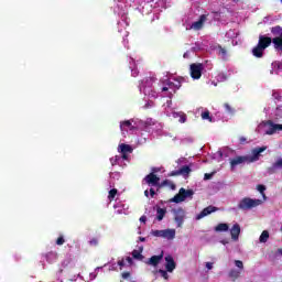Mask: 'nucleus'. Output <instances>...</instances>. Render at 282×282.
Here are the masks:
<instances>
[{
  "mask_svg": "<svg viewBox=\"0 0 282 282\" xmlns=\"http://www.w3.org/2000/svg\"><path fill=\"white\" fill-rule=\"evenodd\" d=\"M281 2H282V0H281Z\"/></svg>",
  "mask_w": 282,
  "mask_h": 282,
  "instance_id": "55",
  "label": "nucleus"
},
{
  "mask_svg": "<svg viewBox=\"0 0 282 282\" xmlns=\"http://www.w3.org/2000/svg\"><path fill=\"white\" fill-rule=\"evenodd\" d=\"M139 240H140L141 242H144V241H147V238H144V237H139Z\"/></svg>",
  "mask_w": 282,
  "mask_h": 282,
  "instance_id": "49",
  "label": "nucleus"
},
{
  "mask_svg": "<svg viewBox=\"0 0 282 282\" xmlns=\"http://www.w3.org/2000/svg\"><path fill=\"white\" fill-rule=\"evenodd\" d=\"M268 239H270V232L268 230H263L259 238L260 243H267Z\"/></svg>",
  "mask_w": 282,
  "mask_h": 282,
  "instance_id": "24",
  "label": "nucleus"
},
{
  "mask_svg": "<svg viewBox=\"0 0 282 282\" xmlns=\"http://www.w3.org/2000/svg\"><path fill=\"white\" fill-rule=\"evenodd\" d=\"M155 0H152V2H154Z\"/></svg>",
  "mask_w": 282,
  "mask_h": 282,
  "instance_id": "54",
  "label": "nucleus"
},
{
  "mask_svg": "<svg viewBox=\"0 0 282 282\" xmlns=\"http://www.w3.org/2000/svg\"><path fill=\"white\" fill-rule=\"evenodd\" d=\"M183 58H188V52L184 53Z\"/></svg>",
  "mask_w": 282,
  "mask_h": 282,
  "instance_id": "50",
  "label": "nucleus"
},
{
  "mask_svg": "<svg viewBox=\"0 0 282 282\" xmlns=\"http://www.w3.org/2000/svg\"><path fill=\"white\" fill-rule=\"evenodd\" d=\"M143 181L145 182V184H148V186H162V184H160V177L158 175H155V173L151 172L150 174H148Z\"/></svg>",
  "mask_w": 282,
  "mask_h": 282,
  "instance_id": "9",
  "label": "nucleus"
},
{
  "mask_svg": "<svg viewBox=\"0 0 282 282\" xmlns=\"http://www.w3.org/2000/svg\"><path fill=\"white\" fill-rule=\"evenodd\" d=\"M208 20V14H202L196 22L192 23V30L199 31L204 28V23Z\"/></svg>",
  "mask_w": 282,
  "mask_h": 282,
  "instance_id": "12",
  "label": "nucleus"
},
{
  "mask_svg": "<svg viewBox=\"0 0 282 282\" xmlns=\"http://www.w3.org/2000/svg\"><path fill=\"white\" fill-rule=\"evenodd\" d=\"M172 213L174 215V221L177 225V228H182V226H184V217H186V212H184V208L180 207L177 209H172Z\"/></svg>",
  "mask_w": 282,
  "mask_h": 282,
  "instance_id": "7",
  "label": "nucleus"
},
{
  "mask_svg": "<svg viewBox=\"0 0 282 282\" xmlns=\"http://www.w3.org/2000/svg\"><path fill=\"white\" fill-rule=\"evenodd\" d=\"M158 272L165 281H169V271L160 269Z\"/></svg>",
  "mask_w": 282,
  "mask_h": 282,
  "instance_id": "31",
  "label": "nucleus"
},
{
  "mask_svg": "<svg viewBox=\"0 0 282 282\" xmlns=\"http://www.w3.org/2000/svg\"><path fill=\"white\" fill-rule=\"evenodd\" d=\"M162 186H170L172 188V191H175V185L173 182L165 180L161 183L160 188H162Z\"/></svg>",
  "mask_w": 282,
  "mask_h": 282,
  "instance_id": "29",
  "label": "nucleus"
},
{
  "mask_svg": "<svg viewBox=\"0 0 282 282\" xmlns=\"http://www.w3.org/2000/svg\"><path fill=\"white\" fill-rule=\"evenodd\" d=\"M129 276H131V273H129V272L122 273V279H129Z\"/></svg>",
  "mask_w": 282,
  "mask_h": 282,
  "instance_id": "44",
  "label": "nucleus"
},
{
  "mask_svg": "<svg viewBox=\"0 0 282 282\" xmlns=\"http://www.w3.org/2000/svg\"><path fill=\"white\" fill-rule=\"evenodd\" d=\"M200 117L203 120H208L209 122H213V117H210V111L208 110L202 112Z\"/></svg>",
  "mask_w": 282,
  "mask_h": 282,
  "instance_id": "28",
  "label": "nucleus"
},
{
  "mask_svg": "<svg viewBox=\"0 0 282 282\" xmlns=\"http://www.w3.org/2000/svg\"><path fill=\"white\" fill-rule=\"evenodd\" d=\"M174 118H180L178 122H186V113L184 112H174Z\"/></svg>",
  "mask_w": 282,
  "mask_h": 282,
  "instance_id": "26",
  "label": "nucleus"
},
{
  "mask_svg": "<svg viewBox=\"0 0 282 282\" xmlns=\"http://www.w3.org/2000/svg\"><path fill=\"white\" fill-rule=\"evenodd\" d=\"M140 221H141L142 224H147V216H141V217H140Z\"/></svg>",
  "mask_w": 282,
  "mask_h": 282,
  "instance_id": "46",
  "label": "nucleus"
},
{
  "mask_svg": "<svg viewBox=\"0 0 282 282\" xmlns=\"http://www.w3.org/2000/svg\"><path fill=\"white\" fill-rule=\"evenodd\" d=\"M263 52H265V48H262V46H260L259 44H257L256 47H253L252 50V55L256 58H263Z\"/></svg>",
  "mask_w": 282,
  "mask_h": 282,
  "instance_id": "20",
  "label": "nucleus"
},
{
  "mask_svg": "<svg viewBox=\"0 0 282 282\" xmlns=\"http://www.w3.org/2000/svg\"><path fill=\"white\" fill-rule=\"evenodd\" d=\"M267 124H269V129L265 131L267 135H274L276 131H282V124L274 123L272 121H268Z\"/></svg>",
  "mask_w": 282,
  "mask_h": 282,
  "instance_id": "13",
  "label": "nucleus"
},
{
  "mask_svg": "<svg viewBox=\"0 0 282 282\" xmlns=\"http://www.w3.org/2000/svg\"><path fill=\"white\" fill-rule=\"evenodd\" d=\"M224 107H225V110L227 111V113H235V109L232 107H230V104L225 102Z\"/></svg>",
  "mask_w": 282,
  "mask_h": 282,
  "instance_id": "32",
  "label": "nucleus"
},
{
  "mask_svg": "<svg viewBox=\"0 0 282 282\" xmlns=\"http://www.w3.org/2000/svg\"><path fill=\"white\" fill-rule=\"evenodd\" d=\"M275 98H276V100H281V96L280 95H278Z\"/></svg>",
  "mask_w": 282,
  "mask_h": 282,
  "instance_id": "52",
  "label": "nucleus"
},
{
  "mask_svg": "<svg viewBox=\"0 0 282 282\" xmlns=\"http://www.w3.org/2000/svg\"><path fill=\"white\" fill-rule=\"evenodd\" d=\"M177 268V263H175V260L173 259V256H166L165 257V270L166 272H173Z\"/></svg>",
  "mask_w": 282,
  "mask_h": 282,
  "instance_id": "15",
  "label": "nucleus"
},
{
  "mask_svg": "<svg viewBox=\"0 0 282 282\" xmlns=\"http://www.w3.org/2000/svg\"><path fill=\"white\" fill-rule=\"evenodd\" d=\"M126 261L129 263V265L133 264V259L131 257H127Z\"/></svg>",
  "mask_w": 282,
  "mask_h": 282,
  "instance_id": "43",
  "label": "nucleus"
},
{
  "mask_svg": "<svg viewBox=\"0 0 282 282\" xmlns=\"http://www.w3.org/2000/svg\"><path fill=\"white\" fill-rule=\"evenodd\" d=\"M212 178H213V174H210V173H205L204 180H212Z\"/></svg>",
  "mask_w": 282,
  "mask_h": 282,
  "instance_id": "42",
  "label": "nucleus"
},
{
  "mask_svg": "<svg viewBox=\"0 0 282 282\" xmlns=\"http://www.w3.org/2000/svg\"><path fill=\"white\" fill-rule=\"evenodd\" d=\"M258 45L264 50H268V46L272 45V37L265 36V35H260Z\"/></svg>",
  "mask_w": 282,
  "mask_h": 282,
  "instance_id": "16",
  "label": "nucleus"
},
{
  "mask_svg": "<svg viewBox=\"0 0 282 282\" xmlns=\"http://www.w3.org/2000/svg\"><path fill=\"white\" fill-rule=\"evenodd\" d=\"M118 162H120V156L119 155H116V156L110 159L111 166H116L118 164Z\"/></svg>",
  "mask_w": 282,
  "mask_h": 282,
  "instance_id": "34",
  "label": "nucleus"
},
{
  "mask_svg": "<svg viewBox=\"0 0 282 282\" xmlns=\"http://www.w3.org/2000/svg\"><path fill=\"white\" fill-rule=\"evenodd\" d=\"M118 265L120 267V270H122L124 268V259L119 260Z\"/></svg>",
  "mask_w": 282,
  "mask_h": 282,
  "instance_id": "40",
  "label": "nucleus"
},
{
  "mask_svg": "<svg viewBox=\"0 0 282 282\" xmlns=\"http://www.w3.org/2000/svg\"><path fill=\"white\" fill-rule=\"evenodd\" d=\"M265 149L268 148L267 147L254 148L252 150V156L248 155L249 163L257 162V160H259V156L261 155V153H263V151H265Z\"/></svg>",
  "mask_w": 282,
  "mask_h": 282,
  "instance_id": "14",
  "label": "nucleus"
},
{
  "mask_svg": "<svg viewBox=\"0 0 282 282\" xmlns=\"http://www.w3.org/2000/svg\"><path fill=\"white\" fill-rule=\"evenodd\" d=\"M124 127H128L130 131H133L135 129L134 127L131 126V120H126L120 122V130L123 131Z\"/></svg>",
  "mask_w": 282,
  "mask_h": 282,
  "instance_id": "25",
  "label": "nucleus"
},
{
  "mask_svg": "<svg viewBox=\"0 0 282 282\" xmlns=\"http://www.w3.org/2000/svg\"><path fill=\"white\" fill-rule=\"evenodd\" d=\"M165 215H166V209H164L162 207H158V209H156V219H158V221H162V219H164Z\"/></svg>",
  "mask_w": 282,
  "mask_h": 282,
  "instance_id": "23",
  "label": "nucleus"
},
{
  "mask_svg": "<svg viewBox=\"0 0 282 282\" xmlns=\"http://www.w3.org/2000/svg\"><path fill=\"white\" fill-rule=\"evenodd\" d=\"M119 151L120 153H133V148L129 144L121 143L119 144Z\"/></svg>",
  "mask_w": 282,
  "mask_h": 282,
  "instance_id": "22",
  "label": "nucleus"
},
{
  "mask_svg": "<svg viewBox=\"0 0 282 282\" xmlns=\"http://www.w3.org/2000/svg\"><path fill=\"white\" fill-rule=\"evenodd\" d=\"M247 140H248V139H246V137H240V138H239L240 144H246Z\"/></svg>",
  "mask_w": 282,
  "mask_h": 282,
  "instance_id": "41",
  "label": "nucleus"
},
{
  "mask_svg": "<svg viewBox=\"0 0 282 282\" xmlns=\"http://www.w3.org/2000/svg\"><path fill=\"white\" fill-rule=\"evenodd\" d=\"M263 204L262 199H252L250 197H245L238 204V208L240 210H251V208H257V206H261Z\"/></svg>",
  "mask_w": 282,
  "mask_h": 282,
  "instance_id": "2",
  "label": "nucleus"
},
{
  "mask_svg": "<svg viewBox=\"0 0 282 282\" xmlns=\"http://www.w3.org/2000/svg\"><path fill=\"white\" fill-rule=\"evenodd\" d=\"M230 235L232 241H239V235H241V226H239V224H235L230 229Z\"/></svg>",
  "mask_w": 282,
  "mask_h": 282,
  "instance_id": "17",
  "label": "nucleus"
},
{
  "mask_svg": "<svg viewBox=\"0 0 282 282\" xmlns=\"http://www.w3.org/2000/svg\"><path fill=\"white\" fill-rule=\"evenodd\" d=\"M192 52H195V48H192Z\"/></svg>",
  "mask_w": 282,
  "mask_h": 282,
  "instance_id": "53",
  "label": "nucleus"
},
{
  "mask_svg": "<svg viewBox=\"0 0 282 282\" xmlns=\"http://www.w3.org/2000/svg\"><path fill=\"white\" fill-rule=\"evenodd\" d=\"M116 195H118V189L116 188L110 189L108 194L109 202H113L116 199Z\"/></svg>",
  "mask_w": 282,
  "mask_h": 282,
  "instance_id": "27",
  "label": "nucleus"
},
{
  "mask_svg": "<svg viewBox=\"0 0 282 282\" xmlns=\"http://www.w3.org/2000/svg\"><path fill=\"white\" fill-rule=\"evenodd\" d=\"M217 210H219V208L209 205L207 207H205L197 216L196 219H204V217H208V215H212V213H217Z\"/></svg>",
  "mask_w": 282,
  "mask_h": 282,
  "instance_id": "11",
  "label": "nucleus"
},
{
  "mask_svg": "<svg viewBox=\"0 0 282 282\" xmlns=\"http://www.w3.org/2000/svg\"><path fill=\"white\" fill-rule=\"evenodd\" d=\"M271 34H273L272 43L275 52H280L282 54V28L281 25H276L271 28Z\"/></svg>",
  "mask_w": 282,
  "mask_h": 282,
  "instance_id": "1",
  "label": "nucleus"
},
{
  "mask_svg": "<svg viewBox=\"0 0 282 282\" xmlns=\"http://www.w3.org/2000/svg\"><path fill=\"white\" fill-rule=\"evenodd\" d=\"M162 259H164V251H162L159 256H152L147 263L148 265H153L155 268L160 265V261H162Z\"/></svg>",
  "mask_w": 282,
  "mask_h": 282,
  "instance_id": "18",
  "label": "nucleus"
},
{
  "mask_svg": "<svg viewBox=\"0 0 282 282\" xmlns=\"http://www.w3.org/2000/svg\"><path fill=\"white\" fill-rule=\"evenodd\" d=\"M191 166L188 165H183L181 169L172 171L169 176L170 177H177L180 175H182L183 177H188V175H191Z\"/></svg>",
  "mask_w": 282,
  "mask_h": 282,
  "instance_id": "8",
  "label": "nucleus"
},
{
  "mask_svg": "<svg viewBox=\"0 0 282 282\" xmlns=\"http://www.w3.org/2000/svg\"><path fill=\"white\" fill-rule=\"evenodd\" d=\"M144 195H145V197H149V189L144 191Z\"/></svg>",
  "mask_w": 282,
  "mask_h": 282,
  "instance_id": "51",
  "label": "nucleus"
},
{
  "mask_svg": "<svg viewBox=\"0 0 282 282\" xmlns=\"http://www.w3.org/2000/svg\"><path fill=\"white\" fill-rule=\"evenodd\" d=\"M193 195H195V192L193 189H186L184 187H181L178 193L171 199L174 204H182V202H185L187 197L193 198Z\"/></svg>",
  "mask_w": 282,
  "mask_h": 282,
  "instance_id": "3",
  "label": "nucleus"
},
{
  "mask_svg": "<svg viewBox=\"0 0 282 282\" xmlns=\"http://www.w3.org/2000/svg\"><path fill=\"white\" fill-rule=\"evenodd\" d=\"M90 246H98V239L97 238H93L90 241H89Z\"/></svg>",
  "mask_w": 282,
  "mask_h": 282,
  "instance_id": "39",
  "label": "nucleus"
},
{
  "mask_svg": "<svg viewBox=\"0 0 282 282\" xmlns=\"http://www.w3.org/2000/svg\"><path fill=\"white\" fill-rule=\"evenodd\" d=\"M246 162L248 164H250L248 155L236 156L234 159H230V169H231V171H235V169H237V166H239V164H246Z\"/></svg>",
  "mask_w": 282,
  "mask_h": 282,
  "instance_id": "10",
  "label": "nucleus"
},
{
  "mask_svg": "<svg viewBox=\"0 0 282 282\" xmlns=\"http://www.w3.org/2000/svg\"><path fill=\"white\" fill-rule=\"evenodd\" d=\"M282 170V158H279L273 164L272 166L268 167V173L270 175L276 173V171Z\"/></svg>",
  "mask_w": 282,
  "mask_h": 282,
  "instance_id": "19",
  "label": "nucleus"
},
{
  "mask_svg": "<svg viewBox=\"0 0 282 282\" xmlns=\"http://www.w3.org/2000/svg\"><path fill=\"white\" fill-rule=\"evenodd\" d=\"M229 226L226 223H220L215 227L216 232H228Z\"/></svg>",
  "mask_w": 282,
  "mask_h": 282,
  "instance_id": "21",
  "label": "nucleus"
},
{
  "mask_svg": "<svg viewBox=\"0 0 282 282\" xmlns=\"http://www.w3.org/2000/svg\"><path fill=\"white\" fill-rule=\"evenodd\" d=\"M151 127H155V121L153 119H147L145 129H151Z\"/></svg>",
  "mask_w": 282,
  "mask_h": 282,
  "instance_id": "33",
  "label": "nucleus"
},
{
  "mask_svg": "<svg viewBox=\"0 0 282 282\" xmlns=\"http://www.w3.org/2000/svg\"><path fill=\"white\" fill-rule=\"evenodd\" d=\"M151 235L153 237H162L163 239H169L171 241L175 239V229L152 230Z\"/></svg>",
  "mask_w": 282,
  "mask_h": 282,
  "instance_id": "5",
  "label": "nucleus"
},
{
  "mask_svg": "<svg viewBox=\"0 0 282 282\" xmlns=\"http://www.w3.org/2000/svg\"><path fill=\"white\" fill-rule=\"evenodd\" d=\"M133 259H142V251L133 250L132 251Z\"/></svg>",
  "mask_w": 282,
  "mask_h": 282,
  "instance_id": "36",
  "label": "nucleus"
},
{
  "mask_svg": "<svg viewBox=\"0 0 282 282\" xmlns=\"http://www.w3.org/2000/svg\"><path fill=\"white\" fill-rule=\"evenodd\" d=\"M122 154V160H129V155L127 153H121Z\"/></svg>",
  "mask_w": 282,
  "mask_h": 282,
  "instance_id": "48",
  "label": "nucleus"
},
{
  "mask_svg": "<svg viewBox=\"0 0 282 282\" xmlns=\"http://www.w3.org/2000/svg\"><path fill=\"white\" fill-rule=\"evenodd\" d=\"M150 195H151V197H155V189L150 188Z\"/></svg>",
  "mask_w": 282,
  "mask_h": 282,
  "instance_id": "47",
  "label": "nucleus"
},
{
  "mask_svg": "<svg viewBox=\"0 0 282 282\" xmlns=\"http://www.w3.org/2000/svg\"><path fill=\"white\" fill-rule=\"evenodd\" d=\"M191 77L194 80H199L202 78V72H204V64H191L189 66Z\"/></svg>",
  "mask_w": 282,
  "mask_h": 282,
  "instance_id": "6",
  "label": "nucleus"
},
{
  "mask_svg": "<svg viewBox=\"0 0 282 282\" xmlns=\"http://www.w3.org/2000/svg\"><path fill=\"white\" fill-rule=\"evenodd\" d=\"M235 265L237 269H231L228 273L229 279H231V281H237V279H239V276H241V272L243 271V261L241 260H235Z\"/></svg>",
  "mask_w": 282,
  "mask_h": 282,
  "instance_id": "4",
  "label": "nucleus"
},
{
  "mask_svg": "<svg viewBox=\"0 0 282 282\" xmlns=\"http://www.w3.org/2000/svg\"><path fill=\"white\" fill-rule=\"evenodd\" d=\"M218 54H220V56H223V58H226L228 51L226 48H224L221 45H218Z\"/></svg>",
  "mask_w": 282,
  "mask_h": 282,
  "instance_id": "30",
  "label": "nucleus"
},
{
  "mask_svg": "<svg viewBox=\"0 0 282 282\" xmlns=\"http://www.w3.org/2000/svg\"><path fill=\"white\" fill-rule=\"evenodd\" d=\"M207 270H213V262H206Z\"/></svg>",
  "mask_w": 282,
  "mask_h": 282,
  "instance_id": "45",
  "label": "nucleus"
},
{
  "mask_svg": "<svg viewBox=\"0 0 282 282\" xmlns=\"http://www.w3.org/2000/svg\"><path fill=\"white\" fill-rule=\"evenodd\" d=\"M63 243H65V238L63 236H59L56 239V246H63Z\"/></svg>",
  "mask_w": 282,
  "mask_h": 282,
  "instance_id": "37",
  "label": "nucleus"
},
{
  "mask_svg": "<svg viewBox=\"0 0 282 282\" xmlns=\"http://www.w3.org/2000/svg\"><path fill=\"white\" fill-rule=\"evenodd\" d=\"M173 85H174V84H173L172 82H169V83H167V86H169V87L164 86V87L162 88V91H169V89H172V88H173Z\"/></svg>",
  "mask_w": 282,
  "mask_h": 282,
  "instance_id": "38",
  "label": "nucleus"
},
{
  "mask_svg": "<svg viewBox=\"0 0 282 282\" xmlns=\"http://www.w3.org/2000/svg\"><path fill=\"white\" fill-rule=\"evenodd\" d=\"M257 191L262 194L263 198L265 199V185H258Z\"/></svg>",
  "mask_w": 282,
  "mask_h": 282,
  "instance_id": "35",
  "label": "nucleus"
}]
</instances>
